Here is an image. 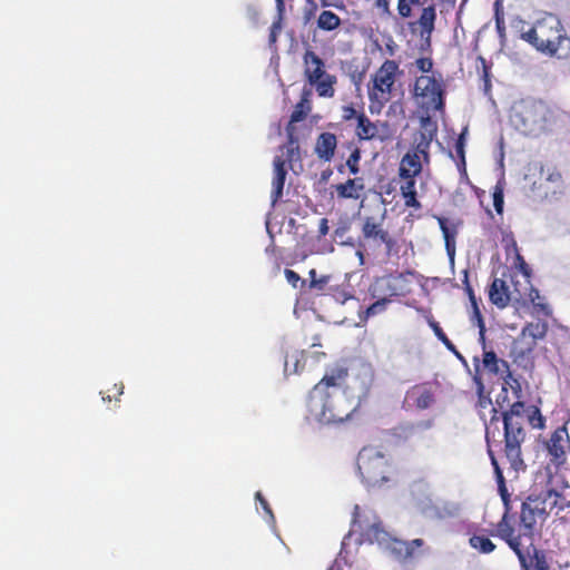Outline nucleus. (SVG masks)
<instances>
[{
	"instance_id": "obj_1",
	"label": "nucleus",
	"mask_w": 570,
	"mask_h": 570,
	"mask_svg": "<svg viewBox=\"0 0 570 570\" xmlns=\"http://www.w3.org/2000/svg\"><path fill=\"white\" fill-rule=\"evenodd\" d=\"M348 376L344 366L331 368L309 391L306 399L308 417L321 424L343 423L356 412L354 403L342 389Z\"/></svg>"
},
{
	"instance_id": "obj_2",
	"label": "nucleus",
	"mask_w": 570,
	"mask_h": 570,
	"mask_svg": "<svg viewBox=\"0 0 570 570\" xmlns=\"http://www.w3.org/2000/svg\"><path fill=\"white\" fill-rule=\"evenodd\" d=\"M566 114L541 100H521L513 105L510 120L525 136L539 137L552 131Z\"/></svg>"
},
{
	"instance_id": "obj_3",
	"label": "nucleus",
	"mask_w": 570,
	"mask_h": 570,
	"mask_svg": "<svg viewBox=\"0 0 570 570\" xmlns=\"http://www.w3.org/2000/svg\"><path fill=\"white\" fill-rule=\"evenodd\" d=\"M494 414L490 419V423L487 426L485 440L488 445V454L491 460V464L494 470L499 493L501 495L502 502L504 504V513L502 514L499 522L495 524V530L491 532V535L498 537L502 540V533L504 530L512 531V535L515 537L520 533L522 523H521V510L518 515L512 513L511 508V499L508 492L505 480L503 476V472L499 465L498 459L495 456L493 448L501 446L500 429L499 422L500 417L498 416L497 409H493Z\"/></svg>"
},
{
	"instance_id": "obj_4",
	"label": "nucleus",
	"mask_w": 570,
	"mask_h": 570,
	"mask_svg": "<svg viewBox=\"0 0 570 570\" xmlns=\"http://www.w3.org/2000/svg\"><path fill=\"white\" fill-rule=\"evenodd\" d=\"M529 407L524 402H514L508 411L502 412L503 423V441H501L500 450H502L510 468L518 473L524 471L527 464L522 456L521 445L525 441L527 432L524 429L527 422V413Z\"/></svg>"
},
{
	"instance_id": "obj_5",
	"label": "nucleus",
	"mask_w": 570,
	"mask_h": 570,
	"mask_svg": "<svg viewBox=\"0 0 570 570\" xmlns=\"http://www.w3.org/2000/svg\"><path fill=\"white\" fill-rule=\"evenodd\" d=\"M531 518H522L520 533L515 537L512 531H503L502 540L517 556L521 570H551L544 550L534 546V538L540 531L534 530V522Z\"/></svg>"
},
{
	"instance_id": "obj_6",
	"label": "nucleus",
	"mask_w": 570,
	"mask_h": 570,
	"mask_svg": "<svg viewBox=\"0 0 570 570\" xmlns=\"http://www.w3.org/2000/svg\"><path fill=\"white\" fill-rule=\"evenodd\" d=\"M520 37L538 51L550 56L568 35L560 19L549 13L529 26L528 30H521Z\"/></svg>"
},
{
	"instance_id": "obj_7",
	"label": "nucleus",
	"mask_w": 570,
	"mask_h": 570,
	"mask_svg": "<svg viewBox=\"0 0 570 570\" xmlns=\"http://www.w3.org/2000/svg\"><path fill=\"white\" fill-rule=\"evenodd\" d=\"M402 75L395 60L386 59L371 76L367 95L371 114H380L384 106L392 99L397 77Z\"/></svg>"
},
{
	"instance_id": "obj_8",
	"label": "nucleus",
	"mask_w": 570,
	"mask_h": 570,
	"mask_svg": "<svg viewBox=\"0 0 570 570\" xmlns=\"http://www.w3.org/2000/svg\"><path fill=\"white\" fill-rule=\"evenodd\" d=\"M557 509V514L561 511L570 509V500L554 489H549L538 495L530 494L521 502V519L523 517L531 518L529 522H534V530L540 531L542 525L549 518V511Z\"/></svg>"
},
{
	"instance_id": "obj_9",
	"label": "nucleus",
	"mask_w": 570,
	"mask_h": 570,
	"mask_svg": "<svg viewBox=\"0 0 570 570\" xmlns=\"http://www.w3.org/2000/svg\"><path fill=\"white\" fill-rule=\"evenodd\" d=\"M415 8H421L420 16L416 20L407 23L409 29L429 43L435 30L436 6L429 0H397L396 12L399 18L402 20L412 18Z\"/></svg>"
},
{
	"instance_id": "obj_10",
	"label": "nucleus",
	"mask_w": 570,
	"mask_h": 570,
	"mask_svg": "<svg viewBox=\"0 0 570 570\" xmlns=\"http://www.w3.org/2000/svg\"><path fill=\"white\" fill-rule=\"evenodd\" d=\"M302 61L304 80L309 88H314L318 97L333 98L337 78L326 71L325 61L311 49L305 50Z\"/></svg>"
},
{
	"instance_id": "obj_11",
	"label": "nucleus",
	"mask_w": 570,
	"mask_h": 570,
	"mask_svg": "<svg viewBox=\"0 0 570 570\" xmlns=\"http://www.w3.org/2000/svg\"><path fill=\"white\" fill-rule=\"evenodd\" d=\"M357 470L367 487L381 485L389 480L390 461L379 449L365 446L357 455Z\"/></svg>"
},
{
	"instance_id": "obj_12",
	"label": "nucleus",
	"mask_w": 570,
	"mask_h": 570,
	"mask_svg": "<svg viewBox=\"0 0 570 570\" xmlns=\"http://www.w3.org/2000/svg\"><path fill=\"white\" fill-rule=\"evenodd\" d=\"M413 95L422 108L433 111H443L445 106V86L439 75H422L414 81Z\"/></svg>"
},
{
	"instance_id": "obj_13",
	"label": "nucleus",
	"mask_w": 570,
	"mask_h": 570,
	"mask_svg": "<svg viewBox=\"0 0 570 570\" xmlns=\"http://www.w3.org/2000/svg\"><path fill=\"white\" fill-rule=\"evenodd\" d=\"M432 140V136H426L424 132L420 134V140L416 141L415 146L406 151L401 158L397 177L399 178H411L417 177L422 173L424 161H429V148Z\"/></svg>"
},
{
	"instance_id": "obj_14",
	"label": "nucleus",
	"mask_w": 570,
	"mask_h": 570,
	"mask_svg": "<svg viewBox=\"0 0 570 570\" xmlns=\"http://www.w3.org/2000/svg\"><path fill=\"white\" fill-rule=\"evenodd\" d=\"M434 423L433 417L416 422H403L392 429V435L397 441L430 446L433 438L429 431L434 428Z\"/></svg>"
},
{
	"instance_id": "obj_15",
	"label": "nucleus",
	"mask_w": 570,
	"mask_h": 570,
	"mask_svg": "<svg viewBox=\"0 0 570 570\" xmlns=\"http://www.w3.org/2000/svg\"><path fill=\"white\" fill-rule=\"evenodd\" d=\"M543 445L551 465L559 469L567 463V453L570 450V436L564 425L557 428L549 439L544 441Z\"/></svg>"
},
{
	"instance_id": "obj_16",
	"label": "nucleus",
	"mask_w": 570,
	"mask_h": 570,
	"mask_svg": "<svg viewBox=\"0 0 570 570\" xmlns=\"http://www.w3.org/2000/svg\"><path fill=\"white\" fill-rule=\"evenodd\" d=\"M436 389L430 382L414 384L406 392L403 400V409L424 411L434 405Z\"/></svg>"
},
{
	"instance_id": "obj_17",
	"label": "nucleus",
	"mask_w": 570,
	"mask_h": 570,
	"mask_svg": "<svg viewBox=\"0 0 570 570\" xmlns=\"http://www.w3.org/2000/svg\"><path fill=\"white\" fill-rule=\"evenodd\" d=\"M361 232L365 242H368L374 246L384 245L387 253H390L395 246L393 236L384 228L383 217L381 219H376L373 216L365 217Z\"/></svg>"
},
{
	"instance_id": "obj_18",
	"label": "nucleus",
	"mask_w": 570,
	"mask_h": 570,
	"mask_svg": "<svg viewBox=\"0 0 570 570\" xmlns=\"http://www.w3.org/2000/svg\"><path fill=\"white\" fill-rule=\"evenodd\" d=\"M406 279L403 274H389L377 277L371 286L373 297H384L392 302L393 297L404 295Z\"/></svg>"
},
{
	"instance_id": "obj_19",
	"label": "nucleus",
	"mask_w": 570,
	"mask_h": 570,
	"mask_svg": "<svg viewBox=\"0 0 570 570\" xmlns=\"http://www.w3.org/2000/svg\"><path fill=\"white\" fill-rule=\"evenodd\" d=\"M515 304L520 307L528 306L531 303L535 314H542L547 317L552 315L551 307L544 302V297H541L539 291L532 286L530 279L520 282V287L515 285Z\"/></svg>"
},
{
	"instance_id": "obj_20",
	"label": "nucleus",
	"mask_w": 570,
	"mask_h": 570,
	"mask_svg": "<svg viewBox=\"0 0 570 570\" xmlns=\"http://www.w3.org/2000/svg\"><path fill=\"white\" fill-rule=\"evenodd\" d=\"M510 281L513 284L512 291L505 279L498 277L492 281L489 287V299L498 308H505L511 302L515 303V285L519 286V282L514 279L513 275H510Z\"/></svg>"
},
{
	"instance_id": "obj_21",
	"label": "nucleus",
	"mask_w": 570,
	"mask_h": 570,
	"mask_svg": "<svg viewBox=\"0 0 570 570\" xmlns=\"http://www.w3.org/2000/svg\"><path fill=\"white\" fill-rule=\"evenodd\" d=\"M548 328L546 321L527 323L520 333V353L522 355L531 353L537 347L538 341L546 337Z\"/></svg>"
},
{
	"instance_id": "obj_22",
	"label": "nucleus",
	"mask_w": 570,
	"mask_h": 570,
	"mask_svg": "<svg viewBox=\"0 0 570 570\" xmlns=\"http://www.w3.org/2000/svg\"><path fill=\"white\" fill-rule=\"evenodd\" d=\"M337 148V137L335 134L324 131L316 138L314 153L322 161L330 163L335 155Z\"/></svg>"
},
{
	"instance_id": "obj_23",
	"label": "nucleus",
	"mask_w": 570,
	"mask_h": 570,
	"mask_svg": "<svg viewBox=\"0 0 570 570\" xmlns=\"http://www.w3.org/2000/svg\"><path fill=\"white\" fill-rule=\"evenodd\" d=\"M482 365L490 374L500 376L508 384L509 380L512 379L509 363L499 358L493 351H485L483 353Z\"/></svg>"
},
{
	"instance_id": "obj_24",
	"label": "nucleus",
	"mask_w": 570,
	"mask_h": 570,
	"mask_svg": "<svg viewBox=\"0 0 570 570\" xmlns=\"http://www.w3.org/2000/svg\"><path fill=\"white\" fill-rule=\"evenodd\" d=\"M286 160L282 156H276L273 161L274 176L272 180V203L276 204L283 196V189L286 180L287 169Z\"/></svg>"
},
{
	"instance_id": "obj_25",
	"label": "nucleus",
	"mask_w": 570,
	"mask_h": 570,
	"mask_svg": "<svg viewBox=\"0 0 570 570\" xmlns=\"http://www.w3.org/2000/svg\"><path fill=\"white\" fill-rule=\"evenodd\" d=\"M333 188L340 199L357 200L364 193L363 178H348L345 183L333 185Z\"/></svg>"
},
{
	"instance_id": "obj_26",
	"label": "nucleus",
	"mask_w": 570,
	"mask_h": 570,
	"mask_svg": "<svg viewBox=\"0 0 570 570\" xmlns=\"http://www.w3.org/2000/svg\"><path fill=\"white\" fill-rule=\"evenodd\" d=\"M399 188L405 207L416 210L422 208V205L417 199L416 177L399 178Z\"/></svg>"
},
{
	"instance_id": "obj_27",
	"label": "nucleus",
	"mask_w": 570,
	"mask_h": 570,
	"mask_svg": "<svg viewBox=\"0 0 570 570\" xmlns=\"http://www.w3.org/2000/svg\"><path fill=\"white\" fill-rule=\"evenodd\" d=\"M312 89L306 88L302 90L301 99L295 105L294 110L291 114L289 122L287 126H295L296 122L304 120L312 110L311 104Z\"/></svg>"
},
{
	"instance_id": "obj_28",
	"label": "nucleus",
	"mask_w": 570,
	"mask_h": 570,
	"mask_svg": "<svg viewBox=\"0 0 570 570\" xmlns=\"http://www.w3.org/2000/svg\"><path fill=\"white\" fill-rule=\"evenodd\" d=\"M355 135L360 140H372L377 137L379 128L364 112L357 116Z\"/></svg>"
},
{
	"instance_id": "obj_29",
	"label": "nucleus",
	"mask_w": 570,
	"mask_h": 570,
	"mask_svg": "<svg viewBox=\"0 0 570 570\" xmlns=\"http://www.w3.org/2000/svg\"><path fill=\"white\" fill-rule=\"evenodd\" d=\"M436 219L443 234L446 253L451 258H453L455 255V238L458 235V228L455 225L450 226L449 220L445 217H436Z\"/></svg>"
},
{
	"instance_id": "obj_30",
	"label": "nucleus",
	"mask_w": 570,
	"mask_h": 570,
	"mask_svg": "<svg viewBox=\"0 0 570 570\" xmlns=\"http://www.w3.org/2000/svg\"><path fill=\"white\" fill-rule=\"evenodd\" d=\"M560 61L563 72L570 73V37L563 38L559 46L550 53Z\"/></svg>"
},
{
	"instance_id": "obj_31",
	"label": "nucleus",
	"mask_w": 570,
	"mask_h": 570,
	"mask_svg": "<svg viewBox=\"0 0 570 570\" xmlns=\"http://www.w3.org/2000/svg\"><path fill=\"white\" fill-rule=\"evenodd\" d=\"M305 352L295 351L292 354H287L284 361V372L286 374H297L305 366Z\"/></svg>"
},
{
	"instance_id": "obj_32",
	"label": "nucleus",
	"mask_w": 570,
	"mask_h": 570,
	"mask_svg": "<svg viewBox=\"0 0 570 570\" xmlns=\"http://www.w3.org/2000/svg\"><path fill=\"white\" fill-rule=\"evenodd\" d=\"M341 23V18L331 10H323L316 21L317 28L326 32L336 30Z\"/></svg>"
},
{
	"instance_id": "obj_33",
	"label": "nucleus",
	"mask_w": 570,
	"mask_h": 570,
	"mask_svg": "<svg viewBox=\"0 0 570 570\" xmlns=\"http://www.w3.org/2000/svg\"><path fill=\"white\" fill-rule=\"evenodd\" d=\"M469 544L471 548L476 550L482 554H489L493 552L497 546L491 541L490 538L483 534H473L469 539Z\"/></svg>"
},
{
	"instance_id": "obj_34",
	"label": "nucleus",
	"mask_w": 570,
	"mask_h": 570,
	"mask_svg": "<svg viewBox=\"0 0 570 570\" xmlns=\"http://www.w3.org/2000/svg\"><path fill=\"white\" fill-rule=\"evenodd\" d=\"M468 132V128L465 127L462 132L459 135L455 141V153L459 157L458 168L464 175H466V163H465V135Z\"/></svg>"
},
{
	"instance_id": "obj_35",
	"label": "nucleus",
	"mask_w": 570,
	"mask_h": 570,
	"mask_svg": "<svg viewBox=\"0 0 570 570\" xmlns=\"http://www.w3.org/2000/svg\"><path fill=\"white\" fill-rule=\"evenodd\" d=\"M472 306V315H471V322L474 323L479 328V342L482 344L483 347H485V324L482 316V313L479 308L478 303H474Z\"/></svg>"
},
{
	"instance_id": "obj_36",
	"label": "nucleus",
	"mask_w": 570,
	"mask_h": 570,
	"mask_svg": "<svg viewBox=\"0 0 570 570\" xmlns=\"http://www.w3.org/2000/svg\"><path fill=\"white\" fill-rule=\"evenodd\" d=\"M478 62L481 66L480 76H481V79L483 81V92H484V95L490 96L491 88H492V85H491V66L488 63L485 58H483L482 56L478 57Z\"/></svg>"
},
{
	"instance_id": "obj_37",
	"label": "nucleus",
	"mask_w": 570,
	"mask_h": 570,
	"mask_svg": "<svg viewBox=\"0 0 570 570\" xmlns=\"http://www.w3.org/2000/svg\"><path fill=\"white\" fill-rule=\"evenodd\" d=\"M494 20H495V29L500 40L505 41V22H504V13L502 9V4L500 0L494 2Z\"/></svg>"
},
{
	"instance_id": "obj_38",
	"label": "nucleus",
	"mask_w": 570,
	"mask_h": 570,
	"mask_svg": "<svg viewBox=\"0 0 570 570\" xmlns=\"http://www.w3.org/2000/svg\"><path fill=\"white\" fill-rule=\"evenodd\" d=\"M527 421L534 429H542L544 426V417L542 416L540 410L537 406H529V412L527 413Z\"/></svg>"
},
{
	"instance_id": "obj_39",
	"label": "nucleus",
	"mask_w": 570,
	"mask_h": 570,
	"mask_svg": "<svg viewBox=\"0 0 570 570\" xmlns=\"http://www.w3.org/2000/svg\"><path fill=\"white\" fill-rule=\"evenodd\" d=\"M360 160L361 150L358 147H354L345 163V166L348 168L352 175H357L360 173Z\"/></svg>"
},
{
	"instance_id": "obj_40",
	"label": "nucleus",
	"mask_w": 570,
	"mask_h": 570,
	"mask_svg": "<svg viewBox=\"0 0 570 570\" xmlns=\"http://www.w3.org/2000/svg\"><path fill=\"white\" fill-rule=\"evenodd\" d=\"M285 157H283L284 160L289 165V168L292 170H295L296 166H298L301 169L303 167L302 165V155H301V148L286 150L284 154Z\"/></svg>"
},
{
	"instance_id": "obj_41",
	"label": "nucleus",
	"mask_w": 570,
	"mask_h": 570,
	"mask_svg": "<svg viewBox=\"0 0 570 570\" xmlns=\"http://www.w3.org/2000/svg\"><path fill=\"white\" fill-rule=\"evenodd\" d=\"M285 130H286V142L283 147L285 149V151L291 150V149L296 150L297 148H301L299 140L296 135L295 126H286Z\"/></svg>"
},
{
	"instance_id": "obj_42",
	"label": "nucleus",
	"mask_w": 570,
	"mask_h": 570,
	"mask_svg": "<svg viewBox=\"0 0 570 570\" xmlns=\"http://www.w3.org/2000/svg\"><path fill=\"white\" fill-rule=\"evenodd\" d=\"M377 299L371 304L366 309L367 316H375L386 309L387 304L391 302L384 297H376Z\"/></svg>"
},
{
	"instance_id": "obj_43",
	"label": "nucleus",
	"mask_w": 570,
	"mask_h": 570,
	"mask_svg": "<svg viewBox=\"0 0 570 570\" xmlns=\"http://www.w3.org/2000/svg\"><path fill=\"white\" fill-rule=\"evenodd\" d=\"M318 10V6L315 0H305V6L303 9V20L304 23L311 22Z\"/></svg>"
},
{
	"instance_id": "obj_44",
	"label": "nucleus",
	"mask_w": 570,
	"mask_h": 570,
	"mask_svg": "<svg viewBox=\"0 0 570 570\" xmlns=\"http://www.w3.org/2000/svg\"><path fill=\"white\" fill-rule=\"evenodd\" d=\"M515 266L519 268L520 273L523 276V281L530 279L531 277V268L524 261L523 256L518 252L515 247Z\"/></svg>"
},
{
	"instance_id": "obj_45",
	"label": "nucleus",
	"mask_w": 570,
	"mask_h": 570,
	"mask_svg": "<svg viewBox=\"0 0 570 570\" xmlns=\"http://www.w3.org/2000/svg\"><path fill=\"white\" fill-rule=\"evenodd\" d=\"M308 275L311 278V282H309L311 288L324 289V287L326 286V284L328 283V279H330L328 276H321L320 278H316L315 269H311Z\"/></svg>"
},
{
	"instance_id": "obj_46",
	"label": "nucleus",
	"mask_w": 570,
	"mask_h": 570,
	"mask_svg": "<svg viewBox=\"0 0 570 570\" xmlns=\"http://www.w3.org/2000/svg\"><path fill=\"white\" fill-rule=\"evenodd\" d=\"M282 16L283 14L278 13L277 20H275L271 26L268 38L271 45H274L277 41L278 35L282 31Z\"/></svg>"
},
{
	"instance_id": "obj_47",
	"label": "nucleus",
	"mask_w": 570,
	"mask_h": 570,
	"mask_svg": "<svg viewBox=\"0 0 570 570\" xmlns=\"http://www.w3.org/2000/svg\"><path fill=\"white\" fill-rule=\"evenodd\" d=\"M285 277L287 282L294 287L297 288L298 285L303 287L305 285V279H302L301 276L293 269L286 268L284 271Z\"/></svg>"
},
{
	"instance_id": "obj_48",
	"label": "nucleus",
	"mask_w": 570,
	"mask_h": 570,
	"mask_svg": "<svg viewBox=\"0 0 570 570\" xmlns=\"http://www.w3.org/2000/svg\"><path fill=\"white\" fill-rule=\"evenodd\" d=\"M503 190L501 187L495 186V189L493 191V205L498 214H501L503 210Z\"/></svg>"
},
{
	"instance_id": "obj_49",
	"label": "nucleus",
	"mask_w": 570,
	"mask_h": 570,
	"mask_svg": "<svg viewBox=\"0 0 570 570\" xmlns=\"http://www.w3.org/2000/svg\"><path fill=\"white\" fill-rule=\"evenodd\" d=\"M415 66L420 71H422L424 73H429L433 69V61L431 58L422 57V58L416 59Z\"/></svg>"
},
{
	"instance_id": "obj_50",
	"label": "nucleus",
	"mask_w": 570,
	"mask_h": 570,
	"mask_svg": "<svg viewBox=\"0 0 570 570\" xmlns=\"http://www.w3.org/2000/svg\"><path fill=\"white\" fill-rule=\"evenodd\" d=\"M361 112H357V110L352 106H343L342 108V118L344 121H350L352 119L357 120V116H360Z\"/></svg>"
},
{
	"instance_id": "obj_51",
	"label": "nucleus",
	"mask_w": 570,
	"mask_h": 570,
	"mask_svg": "<svg viewBox=\"0 0 570 570\" xmlns=\"http://www.w3.org/2000/svg\"><path fill=\"white\" fill-rule=\"evenodd\" d=\"M443 344L444 346L451 351L452 353H454L456 356L461 357L460 353L458 352L455 345L449 340V337L446 336V334L444 332H442L439 336H436Z\"/></svg>"
},
{
	"instance_id": "obj_52",
	"label": "nucleus",
	"mask_w": 570,
	"mask_h": 570,
	"mask_svg": "<svg viewBox=\"0 0 570 570\" xmlns=\"http://www.w3.org/2000/svg\"><path fill=\"white\" fill-rule=\"evenodd\" d=\"M463 283L465 285V292L469 296V299L471 302V305H473L474 303H478L476 302V298H475V295H474V292H473V288L471 287L470 283H469V275H468V271H464V279H463Z\"/></svg>"
},
{
	"instance_id": "obj_53",
	"label": "nucleus",
	"mask_w": 570,
	"mask_h": 570,
	"mask_svg": "<svg viewBox=\"0 0 570 570\" xmlns=\"http://www.w3.org/2000/svg\"><path fill=\"white\" fill-rule=\"evenodd\" d=\"M547 180L554 183V184H561L562 183V175L559 170L552 169L547 175Z\"/></svg>"
},
{
	"instance_id": "obj_54",
	"label": "nucleus",
	"mask_w": 570,
	"mask_h": 570,
	"mask_svg": "<svg viewBox=\"0 0 570 570\" xmlns=\"http://www.w3.org/2000/svg\"><path fill=\"white\" fill-rule=\"evenodd\" d=\"M426 320H428L429 326L432 328L435 336H439L443 332V330L441 328L439 323L434 320V317L432 315L428 316Z\"/></svg>"
},
{
	"instance_id": "obj_55",
	"label": "nucleus",
	"mask_w": 570,
	"mask_h": 570,
	"mask_svg": "<svg viewBox=\"0 0 570 570\" xmlns=\"http://www.w3.org/2000/svg\"><path fill=\"white\" fill-rule=\"evenodd\" d=\"M256 499L259 501L261 507L264 509V511L273 517L272 509L267 502V500L263 497L261 492H256Z\"/></svg>"
},
{
	"instance_id": "obj_56",
	"label": "nucleus",
	"mask_w": 570,
	"mask_h": 570,
	"mask_svg": "<svg viewBox=\"0 0 570 570\" xmlns=\"http://www.w3.org/2000/svg\"><path fill=\"white\" fill-rule=\"evenodd\" d=\"M328 233V219L322 218L318 224V237L322 238Z\"/></svg>"
},
{
	"instance_id": "obj_57",
	"label": "nucleus",
	"mask_w": 570,
	"mask_h": 570,
	"mask_svg": "<svg viewBox=\"0 0 570 570\" xmlns=\"http://www.w3.org/2000/svg\"><path fill=\"white\" fill-rule=\"evenodd\" d=\"M423 540L422 539H414L412 540L411 542H409L407 547H406V553L407 556H412L413 554V551L414 549L416 548H420L423 546Z\"/></svg>"
},
{
	"instance_id": "obj_58",
	"label": "nucleus",
	"mask_w": 570,
	"mask_h": 570,
	"mask_svg": "<svg viewBox=\"0 0 570 570\" xmlns=\"http://www.w3.org/2000/svg\"><path fill=\"white\" fill-rule=\"evenodd\" d=\"M375 6L386 14H391L390 0H375Z\"/></svg>"
},
{
	"instance_id": "obj_59",
	"label": "nucleus",
	"mask_w": 570,
	"mask_h": 570,
	"mask_svg": "<svg viewBox=\"0 0 570 570\" xmlns=\"http://www.w3.org/2000/svg\"><path fill=\"white\" fill-rule=\"evenodd\" d=\"M332 174H333V171L330 168L326 170H323L321 174V180H323V181L328 180V178L332 176Z\"/></svg>"
},
{
	"instance_id": "obj_60",
	"label": "nucleus",
	"mask_w": 570,
	"mask_h": 570,
	"mask_svg": "<svg viewBox=\"0 0 570 570\" xmlns=\"http://www.w3.org/2000/svg\"><path fill=\"white\" fill-rule=\"evenodd\" d=\"M124 393V385L120 384L119 386L117 384L114 385V396H120Z\"/></svg>"
},
{
	"instance_id": "obj_61",
	"label": "nucleus",
	"mask_w": 570,
	"mask_h": 570,
	"mask_svg": "<svg viewBox=\"0 0 570 570\" xmlns=\"http://www.w3.org/2000/svg\"><path fill=\"white\" fill-rule=\"evenodd\" d=\"M278 13L283 14L285 9V0H275Z\"/></svg>"
},
{
	"instance_id": "obj_62",
	"label": "nucleus",
	"mask_w": 570,
	"mask_h": 570,
	"mask_svg": "<svg viewBox=\"0 0 570 570\" xmlns=\"http://www.w3.org/2000/svg\"><path fill=\"white\" fill-rule=\"evenodd\" d=\"M327 570H342V567L337 563H333Z\"/></svg>"
},
{
	"instance_id": "obj_63",
	"label": "nucleus",
	"mask_w": 570,
	"mask_h": 570,
	"mask_svg": "<svg viewBox=\"0 0 570 570\" xmlns=\"http://www.w3.org/2000/svg\"><path fill=\"white\" fill-rule=\"evenodd\" d=\"M345 165L341 164L340 166H337V170L343 174L344 173V169H345Z\"/></svg>"
},
{
	"instance_id": "obj_64",
	"label": "nucleus",
	"mask_w": 570,
	"mask_h": 570,
	"mask_svg": "<svg viewBox=\"0 0 570 570\" xmlns=\"http://www.w3.org/2000/svg\"><path fill=\"white\" fill-rule=\"evenodd\" d=\"M101 394H104V393L101 392ZM102 400L111 402V395L110 394H108L107 396L102 395Z\"/></svg>"
}]
</instances>
